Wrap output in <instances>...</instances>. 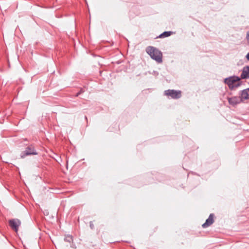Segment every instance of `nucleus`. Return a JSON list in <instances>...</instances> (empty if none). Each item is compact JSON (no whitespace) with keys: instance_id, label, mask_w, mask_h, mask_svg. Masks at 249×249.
I'll use <instances>...</instances> for the list:
<instances>
[{"instance_id":"1","label":"nucleus","mask_w":249,"mask_h":249,"mask_svg":"<svg viewBox=\"0 0 249 249\" xmlns=\"http://www.w3.org/2000/svg\"><path fill=\"white\" fill-rule=\"evenodd\" d=\"M146 51L157 62L159 63L162 62V53L158 49L154 47L149 46L146 48Z\"/></svg>"},{"instance_id":"2","label":"nucleus","mask_w":249,"mask_h":249,"mask_svg":"<svg viewBox=\"0 0 249 249\" xmlns=\"http://www.w3.org/2000/svg\"><path fill=\"white\" fill-rule=\"evenodd\" d=\"M241 80L240 77L236 76H231L224 79V82L226 84L230 89H233L237 88L241 85V83L239 82Z\"/></svg>"},{"instance_id":"3","label":"nucleus","mask_w":249,"mask_h":249,"mask_svg":"<svg viewBox=\"0 0 249 249\" xmlns=\"http://www.w3.org/2000/svg\"><path fill=\"white\" fill-rule=\"evenodd\" d=\"M164 94L167 96H171L173 99H178L181 96L180 91H177L174 89H168L164 91Z\"/></svg>"},{"instance_id":"4","label":"nucleus","mask_w":249,"mask_h":249,"mask_svg":"<svg viewBox=\"0 0 249 249\" xmlns=\"http://www.w3.org/2000/svg\"><path fill=\"white\" fill-rule=\"evenodd\" d=\"M37 153L35 151L34 147L30 145L26 147L25 150L21 153L20 157L21 158H24L26 156L29 155H36Z\"/></svg>"},{"instance_id":"5","label":"nucleus","mask_w":249,"mask_h":249,"mask_svg":"<svg viewBox=\"0 0 249 249\" xmlns=\"http://www.w3.org/2000/svg\"><path fill=\"white\" fill-rule=\"evenodd\" d=\"M9 224L11 228L16 232H17L18 227L21 224V222L18 219H12L9 220Z\"/></svg>"},{"instance_id":"6","label":"nucleus","mask_w":249,"mask_h":249,"mask_svg":"<svg viewBox=\"0 0 249 249\" xmlns=\"http://www.w3.org/2000/svg\"><path fill=\"white\" fill-rule=\"evenodd\" d=\"M228 102L230 105L235 106L242 102V100L239 96H234L228 98Z\"/></svg>"},{"instance_id":"7","label":"nucleus","mask_w":249,"mask_h":249,"mask_svg":"<svg viewBox=\"0 0 249 249\" xmlns=\"http://www.w3.org/2000/svg\"><path fill=\"white\" fill-rule=\"evenodd\" d=\"M240 78L242 79L249 78V66H245L243 68Z\"/></svg>"},{"instance_id":"8","label":"nucleus","mask_w":249,"mask_h":249,"mask_svg":"<svg viewBox=\"0 0 249 249\" xmlns=\"http://www.w3.org/2000/svg\"><path fill=\"white\" fill-rule=\"evenodd\" d=\"M214 215L213 213L210 214L208 218L206 220V222L202 225L203 228H206L208 226L211 225L213 222Z\"/></svg>"},{"instance_id":"9","label":"nucleus","mask_w":249,"mask_h":249,"mask_svg":"<svg viewBox=\"0 0 249 249\" xmlns=\"http://www.w3.org/2000/svg\"><path fill=\"white\" fill-rule=\"evenodd\" d=\"M249 92L246 89L242 90L239 96L242 100V102L244 100H247L249 99Z\"/></svg>"},{"instance_id":"10","label":"nucleus","mask_w":249,"mask_h":249,"mask_svg":"<svg viewBox=\"0 0 249 249\" xmlns=\"http://www.w3.org/2000/svg\"><path fill=\"white\" fill-rule=\"evenodd\" d=\"M172 33V32H170V31L164 32L159 36V37L163 38V37L169 36H170L171 35Z\"/></svg>"},{"instance_id":"11","label":"nucleus","mask_w":249,"mask_h":249,"mask_svg":"<svg viewBox=\"0 0 249 249\" xmlns=\"http://www.w3.org/2000/svg\"><path fill=\"white\" fill-rule=\"evenodd\" d=\"M65 241L69 243H71L73 239L71 235H68L65 237L64 239Z\"/></svg>"},{"instance_id":"12","label":"nucleus","mask_w":249,"mask_h":249,"mask_svg":"<svg viewBox=\"0 0 249 249\" xmlns=\"http://www.w3.org/2000/svg\"><path fill=\"white\" fill-rule=\"evenodd\" d=\"M84 91L85 90L83 89H81L80 90L78 93H77V94H76V96H78L80 94L83 93Z\"/></svg>"},{"instance_id":"13","label":"nucleus","mask_w":249,"mask_h":249,"mask_svg":"<svg viewBox=\"0 0 249 249\" xmlns=\"http://www.w3.org/2000/svg\"><path fill=\"white\" fill-rule=\"evenodd\" d=\"M246 59L249 61V53H247V54L246 56Z\"/></svg>"},{"instance_id":"14","label":"nucleus","mask_w":249,"mask_h":249,"mask_svg":"<svg viewBox=\"0 0 249 249\" xmlns=\"http://www.w3.org/2000/svg\"><path fill=\"white\" fill-rule=\"evenodd\" d=\"M90 227L91 229H93V228L94 227V225L91 222H90Z\"/></svg>"},{"instance_id":"15","label":"nucleus","mask_w":249,"mask_h":249,"mask_svg":"<svg viewBox=\"0 0 249 249\" xmlns=\"http://www.w3.org/2000/svg\"><path fill=\"white\" fill-rule=\"evenodd\" d=\"M249 38V31L247 33V38L248 39Z\"/></svg>"},{"instance_id":"16","label":"nucleus","mask_w":249,"mask_h":249,"mask_svg":"<svg viewBox=\"0 0 249 249\" xmlns=\"http://www.w3.org/2000/svg\"><path fill=\"white\" fill-rule=\"evenodd\" d=\"M246 89L248 91V92H249V88L248 89Z\"/></svg>"}]
</instances>
